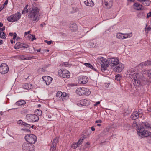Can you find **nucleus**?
Wrapping results in <instances>:
<instances>
[{
    "label": "nucleus",
    "mask_w": 151,
    "mask_h": 151,
    "mask_svg": "<svg viewBox=\"0 0 151 151\" xmlns=\"http://www.w3.org/2000/svg\"><path fill=\"white\" fill-rule=\"evenodd\" d=\"M90 145V142H88L86 143V144L85 145V146L86 147H88V146H89Z\"/></svg>",
    "instance_id": "nucleus-54"
},
{
    "label": "nucleus",
    "mask_w": 151,
    "mask_h": 151,
    "mask_svg": "<svg viewBox=\"0 0 151 151\" xmlns=\"http://www.w3.org/2000/svg\"><path fill=\"white\" fill-rule=\"evenodd\" d=\"M76 93L78 95L83 96H88L91 93L88 89L84 87L78 88L76 90Z\"/></svg>",
    "instance_id": "nucleus-3"
},
{
    "label": "nucleus",
    "mask_w": 151,
    "mask_h": 151,
    "mask_svg": "<svg viewBox=\"0 0 151 151\" xmlns=\"http://www.w3.org/2000/svg\"><path fill=\"white\" fill-rule=\"evenodd\" d=\"M62 93L60 91H58L56 93V96L57 97L60 98L61 97V96H62Z\"/></svg>",
    "instance_id": "nucleus-37"
},
{
    "label": "nucleus",
    "mask_w": 151,
    "mask_h": 151,
    "mask_svg": "<svg viewBox=\"0 0 151 151\" xmlns=\"http://www.w3.org/2000/svg\"><path fill=\"white\" fill-rule=\"evenodd\" d=\"M148 74L150 77L151 78V70L148 71Z\"/></svg>",
    "instance_id": "nucleus-48"
},
{
    "label": "nucleus",
    "mask_w": 151,
    "mask_h": 151,
    "mask_svg": "<svg viewBox=\"0 0 151 151\" xmlns=\"http://www.w3.org/2000/svg\"><path fill=\"white\" fill-rule=\"evenodd\" d=\"M139 115L137 112H133L131 115L130 118L133 120H135L138 118Z\"/></svg>",
    "instance_id": "nucleus-18"
},
{
    "label": "nucleus",
    "mask_w": 151,
    "mask_h": 151,
    "mask_svg": "<svg viewBox=\"0 0 151 151\" xmlns=\"http://www.w3.org/2000/svg\"><path fill=\"white\" fill-rule=\"evenodd\" d=\"M100 63L101 65V70L102 71H105L108 66L109 65L108 64L106 60L104 57H101L100 58Z\"/></svg>",
    "instance_id": "nucleus-8"
},
{
    "label": "nucleus",
    "mask_w": 151,
    "mask_h": 151,
    "mask_svg": "<svg viewBox=\"0 0 151 151\" xmlns=\"http://www.w3.org/2000/svg\"><path fill=\"white\" fill-rule=\"evenodd\" d=\"M84 65L86 66L91 68V69H93V67L92 66V65L88 63H84Z\"/></svg>",
    "instance_id": "nucleus-32"
},
{
    "label": "nucleus",
    "mask_w": 151,
    "mask_h": 151,
    "mask_svg": "<svg viewBox=\"0 0 151 151\" xmlns=\"http://www.w3.org/2000/svg\"><path fill=\"white\" fill-rule=\"evenodd\" d=\"M21 13L17 12L9 17L7 19L9 22H14L19 20L21 18Z\"/></svg>",
    "instance_id": "nucleus-4"
},
{
    "label": "nucleus",
    "mask_w": 151,
    "mask_h": 151,
    "mask_svg": "<svg viewBox=\"0 0 151 151\" xmlns=\"http://www.w3.org/2000/svg\"><path fill=\"white\" fill-rule=\"evenodd\" d=\"M78 147V144L76 143H74L71 145V147L73 149H75Z\"/></svg>",
    "instance_id": "nucleus-38"
},
{
    "label": "nucleus",
    "mask_w": 151,
    "mask_h": 151,
    "mask_svg": "<svg viewBox=\"0 0 151 151\" xmlns=\"http://www.w3.org/2000/svg\"><path fill=\"white\" fill-rule=\"evenodd\" d=\"M89 103V101L86 99H83L78 101L77 104L78 106L81 107V106H88Z\"/></svg>",
    "instance_id": "nucleus-13"
},
{
    "label": "nucleus",
    "mask_w": 151,
    "mask_h": 151,
    "mask_svg": "<svg viewBox=\"0 0 151 151\" xmlns=\"http://www.w3.org/2000/svg\"><path fill=\"white\" fill-rule=\"evenodd\" d=\"M26 104V102L24 100H20L16 102L15 104L19 106L24 105Z\"/></svg>",
    "instance_id": "nucleus-25"
},
{
    "label": "nucleus",
    "mask_w": 151,
    "mask_h": 151,
    "mask_svg": "<svg viewBox=\"0 0 151 151\" xmlns=\"http://www.w3.org/2000/svg\"><path fill=\"white\" fill-rule=\"evenodd\" d=\"M140 65L142 67H144L145 66H148V63H147V61L146 62L142 63L140 64Z\"/></svg>",
    "instance_id": "nucleus-36"
},
{
    "label": "nucleus",
    "mask_w": 151,
    "mask_h": 151,
    "mask_svg": "<svg viewBox=\"0 0 151 151\" xmlns=\"http://www.w3.org/2000/svg\"><path fill=\"white\" fill-rule=\"evenodd\" d=\"M39 9L37 7L34 6L31 8L28 17L30 18H33V21H38L39 20Z\"/></svg>",
    "instance_id": "nucleus-2"
},
{
    "label": "nucleus",
    "mask_w": 151,
    "mask_h": 151,
    "mask_svg": "<svg viewBox=\"0 0 151 151\" xmlns=\"http://www.w3.org/2000/svg\"><path fill=\"white\" fill-rule=\"evenodd\" d=\"M85 136H84L80 138L79 140H81V141H82V142H83V141L85 139Z\"/></svg>",
    "instance_id": "nucleus-44"
},
{
    "label": "nucleus",
    "mask_w": 151,
    "mask_h": 151,
    "mask_svg": "<svg viewBox=\"0 0 151 151\" xmlns=\"http://www.w3.org/2000/svg\"><path fill=\"white\" fill-rule=\"evenodd\" d=\"M142 125L146 129H151V125L147 122H142Z\"/></svg>",
    "instance_id": "nucleus-22"
},
{
    "label": "nucleus",
    "mask_w": 151,
    "mask_h": 151,
    "mask_svg": "<svg viewBox=\"0 0 151 151\" xmlns=\"http://www.w3.org/2000/svg\"><path fill=\"white\" fill-rule=\"evenodd\" d=\"M22 44V43H20L19 42H17L16 44L15 45L14 47V48L16 49H19L20 48H21Z\"/></svg>",
    "instance_id": "nucleus-28"
},
{
    "label": "nucleus",
    "mask_w": 151,
    "mask_h": 151,
    "mask_svg": "<svg viewBox=\"0 0 151 151\" xmlns=\"http://www.w3.org/2000/svg\"><path fill=\"white\" fill-rule=\"evenodd\" d=\"M91 130L93 131H94L95 130V128L93 126L91 128Z\"/></svg>",
    "instance_id": "nucleus-64"
},
{
    "label": "nucleus",
    "mask_w": 151,
    "mask_h": 151,
    "mask_svg": "<svg viewBox=\"0 0 151 151\" xmlns=\"http://www.w3.org/2000/svg\"><path fill=\"white\" fill-rule=\"evenodd\" d=\"M147 63H148V65H151V60H148Z\"/></svg>",
    "instance_id": "nucleus-57"
},
{
    "label": "nucleus",
    "mask_w": 151,
    "mask_h": 151,
    "mask_svg": "<svg viewBox=\"0 0 151 151\" xmlns=\"http://www.w3.org/2000/svg\"><path fill=\"white\" fill-rule=\"evenodd\" d=\"M36 113L37 114V116H40L42 115V111L40 110H37L36 111Z\"/></svg>",
    "instance_id": "nucleus-34"
},
{
    "label": "nucleus",
    "mask_w": 151,
    "mask_h": 151,
    "mask_svg": "<svg viewBox=\"0 0 151 151\" xmlns=\"http://www.w3.org/2000/svg\"><path fill=\"white\" fill-rule=\"evenodd\" d=\"M28 110L26 109H24L22 110L21 111V114H25L27 113Z\"/></svg>",
    "instance_id": "nucleus-35"
},
{
    "label": "nucleus",
    "mask_w": 151,
    "mask_h": 151,
    "mask_svg": "<svg viewBox=\"0 0 151 151\" xmlns=\"http://www.w3.org/2000/svg\"><path fill=\"white\" fill-rule=\"evenodd\" d=\"M33 37L31 39V40L33 41L34 40L36 39V38L35 37V35H32Z\"/></svg>",
    "instance_id": "nucleus-50"
},
{
    "label": "nucleus",
    "mask_w": 151,
    "mask_h": 151,
    "mask_svg": "<svg viewBox=\"0 0 151 151\" xmlns=\"http://www.w3.org/2000/svg\"><path fill=\"white\" fill-rule=\"evenodd\" d=\"M9 35L10 36L12 37L13 36V40H15L16 39V37L17 36V34L15 32H14V33L11 32L9 33Z\"/></svg>",
    "instance_id": "nucleus-31"
},
{
    "label": "nucleus",
    "mask_w": 151,
    "mask_h": 151,
    "mask_svg": "<svg viewBox=\"0 0 151 151\" xmlns=\"http://www.w3.org/2000/svg\"><path fill=\"white\" fill-rule=\"evenodd\" d=\"M62 96H61V98L65 97L66 96V94L65 92H63L62 93Z\"/></svg>",
    "instance_id": "nucleus-43"
},
{
    "label": "nucleus",
    "mask_w": 151,
    "mask_h": 151,
    "mask_svg": "<svg viewBox=\"0 0 151 151\" xmlns=\"http://www.w3.org/2000/svg\"><path fill=\"white\" fill-rule=\"evenodd\" d=\"M4 6H1L0 8V12L1 11L2 9L4 8Z\"/></svg>",
    "instance_id": "nucleus-61"
},
{
    "label": "nucleus",
    "mask_w": 151,
    "mask_h": 151,
    "mask_svg": "<svg viewBox=\"0 0 151 151\" xmlns=\"http://www.w3.org/2000/svg\"><path fill=\"white\" fill-rule=\"evenodd\" d=\"M111 1V0H104V3L105 5L107 8H110V6L109 5Z\"/></svg>",
    "instance_id": "nucleus-26"
},
{
    "label": "nucleus",
    "mask_w": 151,
    "mask_h": 151,
    "mask_svg": "<svg viewBox=\"0 0 151 151\" xmlns=\"http://www.w3.org/2000/svg\"><path fill=\"white\" fill-rule=\"evenodd\" d=\"M28 150L27 151H32L35 149V146L32 144H30L29 145Z\"/></svg>",
    "instance_id": "nucleus-30"
},
{
    "label": "nucleus",
    "mask_w": 151,
    "mask_h": 151,
    "mask_svg": "<svg viewBox=\"0 0 151 151\" xmlns=\"http://www.w3.org/2000/svg\"><path fill=\"white\" fill-rule=\"evenodd\" d=\"M100 103V101H98V102H96L95 104H94V106H97L98 104H99Z\"/></svg>",
    "instance_id": "nucleus-56"
},
{
    "label": "nucleus",
    "mask_w": 151,
    "mask_h": 151,
    "mask_svg": "<svg viewBox=\"0 0 151 151\" xmlns=\"http://www.w3.org/2000/svg\"><path fill=\"white\" fill-rule=\"evenodd\" d=\"M24 126H25L28 127L30 128V125L29 124L26 123V124H24Z\"/></svg>",
    "instance_id": "nucleus-51"
},
{
    "label": "nucleus",
    "mask_w": 151,
    "mask_h": 151,
    "mask_svg": "<svg viewBox=\"0 0 151 151\" xmlns=\"http://www.w3.org/2000/svg\"><path fill=\"white\" fill-rule=\"evenodd\" d=\"M28 11H29L28 9H27L26 8H24V10L22 11V14H23L25 12L27 13L28 12Z\"/></svg>",
    "instance_id": "nucleus-42"
},
{
    "label": "nucleus",
    "mask_w": 151,
    "mask_h": 151,
    "mask_svg": "<svg viewBox=\"0 0 151 151\" xmlns=\"http://www.w3.org/2000/svg\"><path fill=\"white\" fill-rule=\"evenodd\" d=\"M150 17H151V12L147 13V18H149Z\"/></svg>",
    "instance_id": "nucleus-47"
},
{
    "label": "nucleus",
    "mask_w": 151,
    "mask_h": 151,
    "mask_svg": "<svg viewBox=\"0 0 151 151\" xmlns=\"http://www.w3.org/2000/svg\"><path fill=\"white\" fill-rule=\"evenodd\" d=\"M8 0H6L4 4H3V6H4L6 5H7L8 4Z\"/></svg>",
    "instance_id": "nucleus-55"
},
{
    "label": "nucleus",
    "mask_w": 151,
    "mask_h": 151,
    "mask_svg": "<svg viewBox=\"0 0 151 151\" xmlns=\"http://www.w3.org/2000/svg\"><path fill=\"white\" fill-rule=\"evenodd\" d=\"M21 130H23L26 132H30V131L28 129H21Z\"/></svg>",
    "instance_id": "nucleus-46"
},
{
    "label": "nucleus",
    "mask_w": 151,
    "mask_h": 151,
    "mask_svg": "<svg viewBox=\"0 0 151 151\" xmlns=\"http://www.w3.org/2000/svg\"><path fill=\"white\" fill-rule=\"evenodd\" d=\"M18 124H21L23 126H24V124H26V123L23 122L22 120H19L18 121Z\"/></svg>",
    "instance_id": "nucleus-40"
},
{
    "label": "nucleus",
    "mask_w": 151,
    "mask_h": 151,
    "mask_svg": "<svg viewBox=\"0 0 151 151\" xmlns=\"http://www.w3.org/2000/svg\"><path fill=\"white\" fill-rule=\"evenodd\" d=\"M5 29H0V38H4L5 37V35L3 32L4 30Z\"/></svg>",
    "instance_id": "nucleus-27"
},
{
    "label": "nucleus",
    "mask_w": 151,
    "mask_h": 151,
    "mask_svg": "<svg viewBox=\"0 0 151 151\" xmlns=\"http://www.w3.org/2000/svg\"><path fill=\"white\" fill-rule=\"evenodd\" d=\"M144 128L145 127L142 126V125L139 128L138 132L139 135H140L141 134H143V132L145 130Z\"/></svg>",
    "instance_id": "nucleus-24"
},
{
    "label": "nucleus",
    "mask_w": 151,
    "mask_h": 151,
    "mask_svg": "<svg viewBox=\"0 0 151 151\" xmlns=\"http://www.w3.org/2000/svg\"><path fill=\"white\" fill-rule=\"evenodd\" d=\"M36 136L32 134H28L26 135L25 137L26 140L30 144H34L37 140Z\"/></svg>",
    "instance_id": "nucleus-6"
},
{
    "label": "nucleus",
    "mask_w": 151,
    "mask_h": 151,
    "mask_svg": "<svg viewBox=\"0 0 151 151\" xmlns=\"http://www.w3.org/2000/svg\"><path fill=\"white\" fill-rule=\"evenodd\" d=\"M45 42L46 43H47L48 45H50L51 44L52 42V41H47V40H45Z\"/></svg>",
    "instance_id": "nucleus-45"
},
{
    "label": "nucleus",
    "mask_w": 151,
    "mask_h": 151,
    "mask_svg": "<svg viewBox=\"0 0 151 151\" xmlns=\"http://www.w3.org/2000/svg\"><path fill=\"white\" fill-rule=\"evenodd\" d=\"M115 80H117V81H119L120 80V78H118L117 77H115Z\"/></svg>",
    "instance_id": "nucleus-59"
},
{
    "label": "nucleus",
    "mask_w": 151,
    "mask_h": 151,
    "mask_svg": "<svg viewBox=\"0 0 151 151\" xmlns=\"http://www.w3.org/2000/svg\"><path fill=\"white\" fill-rule=\"evenodd\" d=\"M9 70V68L8 65L5 63H2L0 66V73L4 74L8 73Z\"/></svg>",
    "instance_id": "nucleus-10"
},
{
    "label": "nucleus",
    "mask_w": 151,
    "mask_h": 151,
    "mask_svg": "<svg viewBox=\"0 0 151 151\" xmlns=\"http://www.w3.org/2000/svg\"><path fill=\"white\" fill-rule=\"evenodd\" d=\"M77 27V26L76 24H73L70 25V28H76Z\"/></svg>",
    "instance_id": "nucleus-39"
},
{
    "label": "nucleus",
    "mask_w": 151,
    "mask_h": 151,
    "mask_svg": "<svg viewBox=\"0 0 151 151\" xmlns=\"http://www.w3.org/2000/svg\"><path fill=\"white\" fill-rule=\"evenodd\" d=\"M135 71V70L133 68H131L129 70L127 71V73L129 74V73H133Z\"/></svg>",
    "instance_id": "nucleus-33"
},
{
    "label": "nucleus",
    "mask_w": 151,
    "mask_h": 151,
    "mask_svg": "<svg viewBox=\"0 0 151 151\" xmlns=\"http://www.w3.org/2000/svg\"><path fill=\"white\" fill-rule=\"evenodd\" d=\"M88 80V79L87 77L81 76H79L78 79V81L79 83L85 84L87 83Z\"/></svg>",
    "instance_id": "nucleus-15"
},
{
    "label": "nucleus",
    "mask_w": 151,
    "mask_h": 151,
    "mask_svg": "<svg viewBox=\"0 0 151 151\" xmlns=\"http://www.w3.org/2000/svg\"><path fill=\"white\" fill-rule=\"evenodd\" d=\"M30 32V31L25 32L24 33V36L26 35L27 34H29Z\"/></svg>",
    "instance_id": "nucleus-53"
},
{
    "label": "nucleus",
    "mask_w": 151,
    "mask_h": 151,
    "mask_svg": "<svg viewBox=\"0 0 151 151\" xmlns=\"http://www.w3.org/2000/svg\"><path fill=\"white\" fill-rule=\"evenodd\" d=\"M132 6L134 9L137 10H143L145 9L143 6L138 2L134 3Z\"/></svg>",
    "instance_id": "nucleus-12"
},
{
    "label": "nucleus",
    "mask_w": 151,
    "mask_h": 151,
    "mask_svg": "<svg viewBox=\"0 0 151 151\" xmlns=\"http://www.w3.org/2000/svg\"><path fill=\"white\" fill-rule=\"evenodd\" d=\"M10 42L11 44H13L14 43H15V41H14L12 39H11L10 40Z\"/></svg>",
    "instance_id": "nucleus-62"
},
{
    "label": "nucleus",
    "mask_w": 151,
    "mask_h": 151,
    "mask_svg": "<svg viewBox=\"0 0 151 151\" xmlns=\"http://www.w3.org/2000/svg\"><path fill=\"white\" fill-rule=\"evenodd\" d=\"M139 2L142 3L145 6H148L150 4V1L149 0H137Z\"/></svg>",
    "instance_id": "nucleus-19"
},
{
    "label": "nucleus",
    "mask_w": 151,
    "mask_h": 151,
    "mask_svg": "<svg viewBox=\"0 0 151 151\" xmlns=\"http://www.w3.org/2000/svg\"><path fill=\"white\" fill-rule=\"evenodd\" d=\"M95 122L96 123H101L102 122V121L101 120H97Z\"/></svg>",
    "instance_id": "nucleus-52"
},
{
    "label": "nucleus",
    "mask_w": 151,
    "mask_h": 151,
    "mask_svg": "<svg viewBox=\"0 0 151 151\" xmlns=\"http://www.w3.org/2000/svg\"><path fill=\"white\" fill-rule=\"evenodd\" d=\"M58 142V140L57 137H55L53 139L52 145L50 150L51 151H55L56 150L57 144Z\"/></svg>",
    "instance_id": "nucleus-16"
},
{
    "label": "nucleus",
    "mask_w": 151,
    "mask_h": 151,
    "mask_svg": "<svg viewBox=\"0 0 151 151\" xmlns=\"http://www.w3.org/2000/svg\"><path fill=\"white\" fill-rule=\"evenodd\" d=\"M109 65L112 68L117 66V65L119 64V61L118 58L116 57L108 58L107 60Z\"/></svg>",
    "instance_id": "nucleus-5"
},
{
    "label": "nucleus",
    "mask_w": 151,
    "mask_h": 151,
    "mask_svg": "<svg viewBox=\"0 0 151 151\" xmlns=\"http://www.w3.org/2000/svg\"><path fill=\"white\" fill-rule=\"evenodd\" d=\"M82 141H81V140H79L77 143L78 144V146L79 145H80L82 143Z\"/></svg>",
    "instance_id": "nucleus-49"
},
{
    "label": "nucleus",
    "mask_w": 151,
    "mask_h": 151,
    "mask_svg": "<svg viewBox=\"0 0 151 151\" xmlns=\"http://www.w3.org/2000/svg\"><path fill=\"white\" fill-rule=\"evenodd\" d=\"M33 87L32 85L29 83L25 84L23 86V88L27 90L31 89Z\"/></svg>",
    "instance_id": "nucleus-21"
},
{
    "label": "nucleus",
    "mask_w": 151,
    "mask_h": 151,
    "mask_svg": "<svg viewBox=\"0 0 151 151\" xmlns=\"http://www.w3.org/2000/svg\"><path fill=\"white\" fill-rule=\"evenodd\" d=\"M16 38V40L17 41H18V40H19L20 39V37H18H18H17V36Z\"/></svg>",
    "instance_id": "nucleus-63"
},
{
    "label": "nucleus",
    "mask_w": 151,
    "mask_h": 151,
    "mask_svg": "<svg viewBox=\"0 0 151 151\" xmlns=\"http://www.w3.org/2000/svg\"><path fill=\"white\" fill-rule=\"evenodd\" d=\"M84 3L86 5L89 6H93L94 5L92 0H86L85 1Z\"/></svg>",
    "instance_id": "nucleus-20"
},
{
    "label": "nucleus",
    "mask_w": 151,
    "mask_h": 151,
    "mask_svg": "<svg viewBox=\"0 0 151 151\" xmlns=\"http://www.w3.org/2000/svg\"><path fill=\"white\" fill-rule=\"evenodd\" d=\"M30 145L29 143L27 142L24 143L22 146V149L25 151H27L28 150L29 145Z\"/></svg>",
    "instance_id": "nucleus-23"
},
{
    "label": "nucleus",
    "mask_w": 151,
    "mask_h": 151,
    "mask_svg": "<svg viewBox=\"0 0 151 151\" xmlns=\"http://www.w3.org/2000/svg\"><path fill=\"white\" fill-rule=\"evenodd\" d=\"M132 35V33H118L116 36V37L119 39H124L131 37Z\"/></svg>",
    "instance_id": "nucleus-9"
},
{
    "label": "nucleus",
    "mask_w": 151,
    "mask_h": 151,
    "mask_svg": "<svg viewBox=\"0 0 151 151\" xmlns=\"http://www.w3.org/2000/svg\"><path fill=\"white\" fill-rule=\"evenodd\" d=\"M124 68V65L121 63H119V64L117 65V66L114 67L113 68L114 70L117 72L119 73L122 71Z\"/></svg>",
    "instance_id": "nucleus-14"
},
{
    "label": "nucleus",
    "mask_w": 151,
    "mask_h": 151,
    "mask_svg": "<svg viewBox=\"0 0 151 151\" xmlns=\"http://www.w3.org/2000/svg\"><path fill=\"white\" fill-rule=\"evenodd\" d=\"M129 77L133 81V83L134 86H138L140 84L141 81L140 80L143 77L142 73H134L129 74Z\"/></svg>",
    "instance_id": "nucleus-1"
},
{
    "label": "nucleus",
    "mask_w": 151,
    "mask_h": 151,
    "mask_svg": "<svg viewBox=\"0 0 151 151\" xmlns=\"http://www.w3.org/2000/svg\"><path fill=\"white\" fill-rule=\"evenodd\" d=\"M143 134H141V135L143 136H144V137H145L149 136L151 133L150 132H149L145 130L143 132Z\"/></svg>",
    "instance_id": "nucleus-29"
},
{
    "label": "nucleus",
    "mask_w": 151,
    "mask_h": 151,
    "mask_svg": "<svg viewBox=\"0 0 151 151\" xmlns=\"http://www.w3.org/2000/svg\"><path fill=\"white\" fill-rule=\"evenodd\" d=\"M151 29H145V31L146 32V33H147Z\"/></svg>",
    "instance_id": "nucleus-58"
},
{
    "label": "nucleus",
    "mask_w": 151,
    "mask_h": 151,
    "mask_svg": "<svg viewBox=\"0 0 151 151\" xmlns=\"http://www.w3.org/2000/svg\"><path fill=\"white\" fill-rule=\"evenodd\" d=\"M44 81L47 85H49L50 83L52 81V78L49 76H45L42 77Z\"/></svg>",
    "instance_id": "nucleus-17"
},
{
    "label": "nucleus",
    "mask_w": 151,
    "mask_h": 151,
    "mask_svg": "<svg viewBox=\"0 0 151 151\" xmlns=\"http://www.w3.org/2000/svg\"><path fill=\"white\" fill-rule=\"evenodd\" d=\"M115 77H118V78H120L122 77L119 74L116 75Z\"/></svg>",
    "instance_id": "nucleus-60"
},
{
    "label": "nucleus",
    "mask_w": 151,
    "mask_h": 151,
    "mask_svg": "<svg viewBox=\"0 0 151 151\" xmlns=\"http://www.w3.org/2000/svg\"><path fill=\"white\" fill-rule=\"evenodd\" d=\"M58 74L60 77L64 78H68L70 76V73L67 70L61 69L58 72Z\"/></svg>",
    "instance_id": "nucleus-11"
},
{
    "label": "nucleus",
    "mask_w": 151,
    "mask_h": 151,
    "mask_svg": "<svg viewBox=\"0 0 151 151\" xmlns=\"http://www.w3.org/2000/svg\"><path fill=\"white\" fill-rule=\"evenodd\" d=\"M27 48L28 47V45L27 44H22V47Z\"/></svg>",
    "instance_id": "nucleus-41"
},
{
    "label": "nucleus",
    "mask_w": 151,
    "mask_h": 151,
    "mask_svg": "<svg viewBox=\"0 0 151 151\" xmlns=\"http://www.w3.org/2000/svg\"><path fill=\"white\" fill-rule=\"evenodd\" d=\"M26 118L31 122H36L39 119L38 116L33 114H28L26 115Z\"/></svg>",
    "instance_id": "nucleus-7"
}]
</instances>
